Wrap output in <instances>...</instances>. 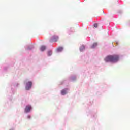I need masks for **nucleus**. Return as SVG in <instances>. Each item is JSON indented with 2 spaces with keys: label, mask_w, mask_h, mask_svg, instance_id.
Returning <instances> with one entry per match:
<instances>
[{
  "label": "nucleus",
  "mask_w": 130,
  "mask_h": 130,
  "mask_svg": "<svg viewBox=\"0 0 130 130\" xmlns=\"http://www.w3.org/2000/svg\"><path fill=\"white\" fill-rule=\"evenodd\" d=\"M119 60L118 55H109L105 57L106 62H117Z\"/></svg>",
  "instance_id": "f257e3e1"
},
{
  "label": "nucleus",
  "mask_w": 130,
  "mask_h": 130,
  "mask_svg": "<svg viewBox=\"0 0 130 130\" xmlns=\"http://www.w3.org/2000/svg\"><path fill=\"white\" fill-rule=\"evenodd\" d=\"M59 38L58 36L54 35L50 39V42H56L58 41Z\"/></svg>",
  "instance_id": "f03ea898"
},
{
  "label": "nucleus",
  "mask_w": 130,
  "mask_h": 130,
  "mask_svg": "<svg viewBox=\"0 0 130 130\" xmlns=\"http://www.w3.org/2000/svg\"><path fill=\"white\" fill-rule=\"evenodd\" d=\"M32 87V82L29 81L26 83V86L25 87L26 90H30Z\"/></svg>",
  "instance_id": "7ed1b4c3"
},
{
  "label": "nucleus",
  "mask_w": 130,
  "mask_h": 130,
  "mask_svg": "<svg viewBox=\"0 0 130 130\" xmlns=\"http://www.w3.org/2000/svg\"><path fill=\"white\" fill-rule=\"evenodd\" d=\"M31 109H32V107H31L30 105H27L25 108V112L28 113V112H29L31 111Z\"/></svg>",
  "instance_id": "20e7f679"
},
{
  "label": "nucleus",
  "mask_w": 130,
  "mask_h": 130,
  "mask_svg": "<svg viewBox=\"0 0 130 130\" xmlns=\"http://www.w3.org/2000/svg\"><path fill=\"white\" fill-rule=\"evenodd\" d=\"M45 49H46V46H42L40 47L41 51H44V50H45Z\"/></svg>",
  "instance_id": "39448f33"
},
{
  "label": "nucleus",
  "mask_w": 130,
  "mask_h": 130,
  "mask_svg": "<svg viewBox=\"0 0 130 130\" xmlns=\"http://www.w3.org/2000/svg\"><path fill=\"white\" fill-rule=\"evenodd\" d=\"M61 94L62 95H66V94H67V89H63L61 92Z\"/></svg>",
  "instance_id": "423d86ee"
},
{
  "label": "nucleus",
  "mask_w": 130,
  "mask_h": 130,
  "mask_svg": "<svg viewBox=\"0 0 130 130\" xmlns=\"http://www.w3.org/2000/svg\"><path fill=\"white\" fill-rule=\"evenodd\" d=\"M62 50H63V48H62L61 47H60L57 48V51L58 52H61V51H62Z\"/></svg>",
  "instance_id": "0eeeda50"
},
{
  "label": "nucleus",
  "mask_w": 130,
  "mask_h": 130,
  "mask_svg": "<svg viewBox=\"0 0 130 130\" xmlns=\"http://www.w3.org/2000/svg\"><path fill=\"white\" fill-rule=\"evenodd\" d=\"M84 50H85V46L84 45H82L81 46H80V51H82Z\"/></svg>",
  "instance_id": "6e6552de"
},
{
  "label": "nucleus",
  "mask_w": 130,
  "mask_h": 130,
  "mask_svg": "<svg viewBox=\"0 0 130 130\" xmlns=\"http://www.w3.org/2000/svg\"><path fill=\"white\" fill-rule=\"evenodd\" d=\"M98 45V44H97V43H93V44L91 46V48H95V47H96Z\"/></svg>",
  "instance_id": "1a4fd4ad"
},
{
  "label": "nucleus",
  "mask_w": 130,
  "mask_h": 130,
  "mask_svg": "<svg viewBox=\"0 0 130 130\" xmlns=\"http://www.w3.org/2000/svg\"><path fill=\"white\" fill-rule=\"evenodd\" d=\"M52 54V51H48V56H50Z\"/></svg>",
  "instance_id": "9d476101"
},
{
  "label": "nucleus",
  "mask_w": 130,
  "mask_h": 130,
  "mask_svg": "<svg viewBox=\"0 0 130 130\" xmlns=\"http://www.w3.org/2000/svg\"><path fill=\"white\" fill-rule=\"evenodd\" d=\"M94 27H95V28H98V24L95 23L94 24Z\"/></svg>",
  "instance_id": "9b49d317"
},
{
  "label": "nucleus",
  "mask_w": 130,
  "mask_h": 130,
  "mask_svg": "<svg viewBox=\"0 0 130 130\" xmlns=\"http://www.w3.org/2000/svg\"><path fill=\"white\" fill-rule=\"evenodd\" d=\"M27 118H28V119H30V118H31V116L28 115L27 116Z\"/></svg>",
  "instance_id": "f8f14e48"
},
{
  "label": "nucleus",
  "mask_w": 130,
  "mask_h": 130,
  "mask_svg": "<svg viewBox=\"0 0 130 130\" xmlns=\"http://www.w3.org/2000/svg\"><path fill=\"white\" fill-rule=\"evenodd\" d=\"M32 48H33V47H31V48L30 47H28V49H32Z\"/></svg>",
  "instance_id": "ddd939ff"
}]
</instances>
